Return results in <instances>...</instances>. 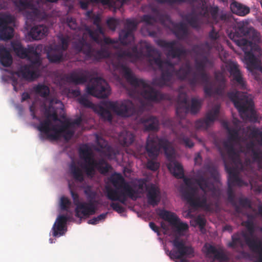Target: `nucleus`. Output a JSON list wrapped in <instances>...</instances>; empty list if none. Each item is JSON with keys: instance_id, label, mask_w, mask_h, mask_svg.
<instances>
[{"instance_id": "ea45409f", "label": "nucleus", "mask_w": 262, "mask_h": 262, "mask_svg": "<svg viewBox=\"0 0 262 262\" xmlns=\"http://www.w3.org/2000/svg\"><path fill=\"white\" fill-rule=\"evenodd\" d=\"M211 49L212 46L208 41H205L200 45H194L192 48V51L197 55L201 57L207 56L208 57Z\"/></svg>"}, {"instance_id": "7c9ffc66", "label": "nucleus", "mask_w": 262, "mask_h": 262, "mask_svg": "<svg viewBox=\"0 0 262 262\" xmlns=\"http://www.w3.org/2000/svg\"><path fill=\"white\" fill-rule=\"evenodd\" d=\"M69 217L66 215H59L57 217L52 227L53 236L63 235L66 231V224Z\"/></svg>"}, {"instance_id": "423d86ee", "label": "nucleus", "mask_w": 262, "mask_h": 262, "mask_svg": "<svg viewBox=\"0 0 262 262\" xmlns=\"http://www.w3.org/2000/svg\"><path fill=\"white\" fill-rule=\"evenodd\" d=\"M195 182L199 188L187 186L182 192V197L192 208H202L205 211H211L212 203L207 201V192L212 190L213 184L209 178L203 175L198 176Z\"/></svg>"}, {"instance_id": "37998d69", "label": "nucleus", "mask_w": 262, "mask_h": 262, "mask_svg": "<svg viewBox=\"0 0 262 262\" xmlns=\"http://www.w3.org/2000/svg\"><path fill=\"white\" fill-rule=\"evenodd\" d=\"M64 52L54 46L47 53V58L50 62L58 63L63 60Z\"/></svg>"}, {"instance_id": "bf43d9fd", "label": "nucleus", "mask_w": 262, "mask_h": 262, "mask_svg": "<svg viewBox=\"0 0 262 262\" xmlns=\"http://www.w3.org/2000/svg\"><path fill=\"white\" fill-rule=\"evenodd\" d=\"M196 225H198L201 230L203 229L206 225V219L200 215H198L194 220Z\"/></svg>"}, {"instance_id": "c03bdc74", "label": "nucleus", "mask_w": 262, "mask_h": 262, "mask_svg": "<svg viewBox=\"0 0 262 262\" xmlns=\"http://www.w3.org/2000/svg\"><path fill=\"white\" fill-rule=\"evenodd\" d=\"M246 147L251 151L253 161L257 163L259 168H262V151L259 148H254V143L253 141L248 143Z\"/></svg>"}, {"instance_id": "b1692460", "label": "nucleus", "mask_w": 262, "mask_h": 262, "mask_svg": "<svg viewBox=\"0 0 262 262\" xmlns=\"http://www.w3.org/2000/svg\"><path fill=\"white\" fill-rule=\"evenodd\" d=\"M137 26V23L134 20H126L124 28L120 31L119 35V39L122 45H130L134 42V32L136 30Z\"/></svg>"}, {"instance_id": "ddd939ff", "label": "nucleus", "mask_w": 262, "mask_h": 262, "mask_svg": "<svg viewBox=\"0 0 262 262\" xmlns=\"http://www.w3.org/2000/svg\"><path fill=\"white\" fill-rule=\"evenodd\" d=\"M234 42L244 51V59L248 70L250 72H252L253 70L259 71L261 69L260 61L253 53V51L256 50L258 47L245 38H234Z\"/></svg>"}, {"instance_id": "8fccbe9b", "label": "nucleus", "mask_w": 262, "mask_h": 262, "mask_svg": "<svg viewBox=\"0 0 262 262\" xmlns=\"http://www.w3.org/2000/svg\"><path fill=\"white\" fill-rule=\"evenodd\" d=\"M78 101L80 105L84 107L94 108V111L97 114L98 113L96 111V107L98 105H102V102L99 104L95 105L84 96L80 97L78 99Z\"/></svg>"}, {"instance_id": "473e14b6", "label": "nucleus", "mask_w": 262, "mask_h": 262, "mask_svg": "<svg viewBox=\"0 0 262 262\" xmlns=\"http://www.w3.org/2000/svg\"><path fill=\"white\" fill-rule=\"evenodd\" d=\"M140 122L143 124L145 132L157 131L159 127V121L157 117L149 116L140 119Z\"/></svg>"}, {"instance_id": "6e6552de", "label": "nucleus", "mask_w": 262, "mask_h": 262, "mask_svg": "<svg viewBox=\"0 0 262 262\" xmlns=\"http://www.w3.org/2000/svg\"><path fill=\"white\" fill-rule=\"evenodd\" d=\"M110 181L115 188L105 187L106 196L110 200L119 201L125 204L127 198L134 201L138 199V190L133 188L121 174L114 173L110 177Z\"/></svg>"}, {"instance_id": "c756f323", "label": "nucleus", "mask_w": 262, "mask_h": 262, "mask_svg": "<svg viewBox=\"0 0 262 262\" xmlns=\"http://www.w3.org/2000/svg\"><path fill=\"white\" fill-rule=\"evenodd\" d=\"M96 208L93 202L89 201L88 203L83 202L76 207L75 216L79 218L83 216H89L95 213Z\"/></svg>"}, {"instance_id": "864d4df0", "label": "nucleus", "mask_w": 262, "mask_h": 262, "mask_svg": "<svg viewBox=\"0 0 262 262\" xmlns=\"http://www.w3.org/2000/svg\"><path fill=\"white\" fill-rule=\"evenodd\" d=\"M171 226L179 233L185 231L188 229V225L185 223L181 222L179 217Z\"/></svg>"}, {"instance_id": "58836bf2", "label": "nucleus", "mask_w": 262, "mask_h": 262, "mask_svg": "<svg viewBox=\"0 0 262 262\" xmlns=\"http://www.w3.org/2000/svg\"><path fill=\"white\" fill-rule=\"evenodd\" d=\"M173 33L179 39H184L188 37L189 33L186 25L183 22L173 24Z\"/></svg>"}, {"instance_id": "aec40b11", "label": "nucleus", "mask_w": 262, "mask_h": 262, "mask_svg": "<svg viewBox=\"0 0 262 262\" xmlns=\"http://www.w3.org/2000/svg\"><path fill=\"white\" fill-rule=\"evenodd\" d=\"M220 154L223 159L225 165L226 171L228 173V186L231 187L234 186H241L243 185V181L238 176V166H242V163L240 164H235L232 160H230L232 165L228 164L226 159V156L224 152L221 150Z\"/></svg>"}, {"instance_id": "49530a36", "label": "nucleus", "mask_w": 262, "mask_h": 262, "mask_svg": "<svg viewBox=\"0 0 262 262\" xmlns=\"http://www.w3.org/2000/svg\"><path fill=\"white\" fill-rule=\"evenodd\" d=\"M158 215L161 219L168 222L171 225L174 223L178 218L174 213L165 209L160 210L158 212Z\"/></svg>"}, {"instance_id": "774afa93", "label": "nucleus", "mask_w": 262, "mask_h": 262, "mask_svg": "<svg viewBox=\"0 0 262 262\" xmlns=\"http://www.w3.org/2000/svg\"><path fill=\"white\" fill-rule=\"evenodd\" d=\"M106 24L111 30L115 31L116 30L118 23L116 19L114 18H110L107 20Z\"/></svg>"}, {"instance_id": "0eeeda50", "label": "nucleus", "mask_w": 262, "mask_h": 262, "mask_svg": "<svg viewBox=\"0 0 262 262\" xmlns=\"http://www.w3.org/2000/svg\"><path fill=\"white\" fill-rule=\"evenodd\" d=\"M102 105L97 106L96 111L101 119L109 122H111L113 119L109 110H111L118 116L128 118L133 116H140L145 108L143 104L138 107L128 99L120 101L104 100L102 101Z\"/></svg>"}, {"instance_id": "6e6d98bb", "label": "nucleus", "mask_w": 262, "mask_h": 262, "mask_svg": "<svg viewBox=\"0 0 262 262\" xmlns=\"http://www.w3.org/2000/svg\"><path fill=\"white\" fill-rule=\"evenodd\" d=\"M15 6L19 10H24L28 8L31 6V4L27 0H18L14 2Z\"/></svg>"}, {"instance_id": "cd10ccee", "label": "nucleus", "mask_w": 262, "mask_h": 262, "mask_svg": "<svg viewBox=\"0 0 262 262\" xmlns=\"http://www.w3.org/2000/svg\"><path fill=\"white\" fill-rule=\"evenodd\" d=\"M90 74L89 71L78 69L65 75L66 81L75 85L83 84L89 80Z\"/></svg>"}, {"instance_id": "412c9836", "label": "nucleus", "mask_w": 262, "mask_h": 262, "mask_svg": "<svg viewBox=\"0 0 262 262\" xmlns=\"http://www.w3.org/2000/svg\"><path fill=\"white\" fill-rule=\"evenodd\" d=\"M178 42L176 40L167 41L163 39H159L157 41V45L167 50L166 56L171 58H177L181 60L183 56L187 55L188 51L183 47H176Z\"/></svg>"}, {"instance_id": "09e8293b", "label": "nucleus", "mask_w": 262, "mask_h": 262, "mask_svg": "<svg viewBox=\"0 0 262 262\" xmlns=\"http://www.w3.org/2000/svg\"><path fill=\"white\" fill-rule=\"evenodd\" d=\"M58 38L60 43L54 46L64 53L69 47V38L67 36H64L61 34L58 35Z\"/></svg>"}, {"instance_id": "de8ad7c7", "label": "nucleus", "mask_w": 262, "mask_h": 262, "mask_svg": "<svg viewBox=\"0 0 262 262\" xmlns=\"http://www.w3.org/2000/svg\"><path fill=\"white\" fill-rule=\"evenodd\" d=\"M176 139L179 143L184 144L186 147L192 148L194 146L193 141L183 132L176 133Z\"/></svg>"}, {"instance_id": "7ed1b4c3", "label": "nucleus", "mask_w": 262, "mask_h": 262, "mask_svg": "<svg viewBox=\"0 0 262 262\" xmlns=\"http://www.w3.org/2000/svg\"><path fill=\"white\" fill-rule=\"evenodd\" d=\"M151 61L155 62L161 72L160 76L152 80V84L154 85L159 87L169 86L173 81L174 76L181 80L187 79L189 85L192 89H195L201 83L196 72L192 74V77H188L191 71V68L189 63H186L177 70L175 69L176 64L169 60H163L161 57H159Z\"/></svg>"}, {"instance_id": "5701e85b", "label": "nucleus", "mask_w": 262, "mask_h": 262, "mask_svg": "<svg viewBox=\"0 0 262 262\" xmlns=\"http://www.w3.org/2000/svg\"><path fill=\"white\" fill-rule=\"evenodd\" d=\"M243 37L249 38L252 41L258 42L260 41V34L252 27H248L244 23H239L233 35L232 39L244 38Z\"/></svg>"}, {"instance_id": "e433bc0d", "label": "nucleus", "mask_w": 262, "mask_h": 262, "mask_svg": "<svg viewBox=\"0 0 262 262\" xmlns=\"http://www.w3.org/2000/svg\"><path fill=\"white\" fill-rule=\"evenodd\" d=\"M135 139V135L132 132L126 130L121 132L118 137L119 144L123 147L129 146L134 143Z\"/></svg>"}, {"instance_id": "3c124183", "label": "nucleus", "mask_w": 262, "mask_h": 262, "mask_svg": "<svg viewBox=\"0 0 262 262\" xmlns=\"http://www.w3.org/2000/svg\"><path fill=\"white\" fill-rule=\"evenodd\" d=\"M62 23L66 24L71 29L75 30L78 28V25L75 18L68 16L64 18H62Z\"/></svg>"}, {"instance_id": "603ef678", "label": "nucleus", "mask_w": 262, "mask_h": 262, "mask_svg": "<svg viewBox=\"0 0 262 262\" xmlns=\"http://www.w3.org/2000/svg\"><path fill=\"white\" fill-rule=\"evenodd\" d=\"M250 137L257 139V142L262 145V130L258 128H254L250 129Z\"/></svg>"}, {"instance_id": "338daca9", "label": "nucleus", "mask_w": 262, "mask_h": 262, "mask_svg": "<svg viewBox=\"0 0 262 262\" xmlns=\"http://www.w3.org/2000/svg\"><path fill=\"white\" fill-rule=\"evenodd\" d=\"M110 206L114 211L119 213H123L125 210V208L118 203H111Z\"/></svg>"}, {"instance_id": "9b49d317", "label": "nucleus", "mask_w": 262, "mask_h": 262, "mask_svg": "<svg viewBox=\"0 0 262 262\" xmlns=\"http://www.w3.org/2000/svg\"><path fill=\"white\" fill-rule=\"evenodd\" d=\"M79 156L83 161L81 167L89 177L92 178L95 175L96 169L101 173L105 174L111 168V166L104 159H100L98 161L96 160L92 152L87 146L80 148Z\"/></svg>"}, {"instance_id": "4be33fe9", "label": "nucleus", "mask_w": 262, "mask_h": 262, "mask_svg": "<svg viewBox=\"0 0 262 262\" xmlns=\"http://www.w3.org/2000/svg\"><path fill=\"white\" fill-rule=\"evenodd\" d=\"M70 125L71 123L69 122L61 121L60 125L53 126L52 133L47 136V138L58 140L62 136L66 141H69L74 134V132L69 129Z\"/></svg>"}, {"instance_id": "393cba45", "label": "nucleus", "mask_w": 262, "mask_h": 262, "mask_svg": "<svg viewBox=\"0 0 262 262\" xmlns=\"http://www.w3.org/2000/svg\"><path fill=\"white\" fill-rule=\"evenodd\" d=\"M153 15L144 14L141 17V21L144 22L148 26H154L157 23H160L164 26L171 23L169 16L167 14L161 13L157 9L152 10Z\"/></svg>"}, {"instance_id": "a18cd8bd", "label": "nucleus", "mask_w": 262, "mask_h": 262, "mask_svg": "<svg viewBox=\"0 0 262 262\" xmlns=\"http://www.w3.org/2000/svg\"><path fill=\"white\" fill-rule=\"evenodd\" d=\"M232 12L239 16H244L250 12L248 7L237 2H233L230 5Z\"/></svg>"}, {"instance_id": "4d7b16f0", "label": "nucleus", "mask_w": 262, "mask_h": 262, "mask_svg": "<svg viewBox=\"0 0 262 262\" xmlns=\"http://www.w3.org/2000/svg\"><path fill=\"white\" fill-rule=\"evenodd\" d=\"M85 194L86 195L89 201L93 202L95 204V199L96 197V193L93 191L90 186H88L84 190Z\"/></svg>"}, {"instance_id": "bb28decb", "label": "nucleus", "mask_w": 262, "mask_h": 262, "mask_svg": "<svg viewBox=\"0 0 262 262\" xmlns=\"http://www.w3.org/2000/svg\"><path fill=\"white\" fill-rule=\"evenodd\" d=\"M40 56H39L38 63H35L30 62V64L21 67L17 72L18 75L29 81H33L38 78L39 76L38 68L41 65Z\"/></svg>"}, {"instance_id": "a19ab883", "label": "nucleus", "mask_w": 262, "mask_h": 262, "mask_svg": "<svg viewBox=\"0 0 262 262\" xmlns=\"http://www.w3.org/2000/svg\"><path fill=\"white\" fill-rule=\"evenodd\" d=\"M69 171L70 175L76 182L82 183L84 181V177L82 170L74 161L69 165Z\"/></svg>"}, {"instance_id": "13d9d810", "label": "nucleus", "mask_w": 262, "mask_h": 262, "mask_svg": "<svg viewBox=\"0 0 262 262\" xmlns=\"http://www.w3.org/2000/svg\"><path fill=\"white\" fill-rule=\"evenodd\" d=\"M242 225L244 226L251 234H253L255 231V227L254 222L252 220H247L242 223Z\"/></svg>"}, {"instance_id": "2eb2a0df", "label": "nucleus", "mask_w": 262, "mask_h": 262, "mask_svg": "<svg viewBox=\"0 0 262 262\" xmlns=\"http://www.w3.org/2000/svg\"><path fill=\"white\" fill-rule=\"evenodd\" d=\"M173 247L176 250L167 251V254L170 258L174 260L176 262H188V261L183 257L187 258H192L194 257V250L193 248L189 246H186L184 242L176 237L172 242Z\"/></svg>"}, {"instance_id": "9d476101", "label": "nucleus", "mask_w": 262, "mask_h": 262, "mask_svg": "<svg viewBox=\"0 0 262 262\" xmlns=\"http://www.w3.org/2000/svg\"><path fill=\"white\" fill-rule=\"evenodd\" d=\"M227 96L237 109L241 118L250 122L257 121V116L254 110V102L251 95L234 91L228 92Z\"/></svg>"}, {"instance_id": "72a5a7b5", "label": "nucleus", "mask_w": 262, "mask_h": 262, "mask_svg": "<svg viewBox=\"0 0 262 262\" xmlns=\"http://www.w3.org/2000/svg\"><path fill=\"white\" fill-rule=\"evenodd\" d=\"M32 91L36 95L44 98V102L43 103H47L48 104H49V102H47L49 101V100L57 99L56 98L52 97L50 95V90L49 86L43 83H38L34 85L32 88Z\"/></svg>"}, {"instance_id": "dca6fc26", "label": "nucleus", "mask_w": 262, "mask_h": 262, "mask_svg": "<svg viewBox=\"0 0 262 262\" xmlns=\"http://www.w3.org/2000/svg\"><path fill=\"white\" fill-rule=\"evenodd\" d=\"M11 47L16 55L20 58L27 59L35 63L39 62V56L40 55L37 51V47L30 45L26 48L19 41H12Z\"/></svg>"}, {"instance_id": "1a4fd4ad", "label": "nucleus", "mask_w": 262, "mask_h": 262, "mask_svg": "<svg viewBox=\"0 0 262 262\" xmlns=\"http://www.w3.org/2000/svg\"><path fill=\"white\" fill-rule=\"evenodd\" d=\"M47 102H49V104L42 103L41 105V107L45 110L44 114L46 116L45 119L42 121L39 117L36 115L35 102H33L29 107L32 118L39 121V124L37 127L38 130L46 136L52 132L53 126L60 125L53 124L51 119L53 121H59L61 123L62 121L59 119L58 116V110H62L63 107L62 102L58 99H52L49 100Z\"/></svg>"}, {"instance_id": "6ab92c4d", "label": "nucleus", "mask_w": 262, "mask_h": 262, "mask_svg": "<svg viewBox=\"0 0 262 262\" xmlns=\"http://www.w3.org/2000/svg\"><path fill=\"white\" fill-rule=\"evenodd\" d=\"M228 131L229 137L228 139L223 143L224 147L227 151L230 160H232L235 164H240L241 160L235 150L233 144V142H236L239 140L238 132L235 129H229Z\"/></svg>"}, {"instance_id": "c85d7f7f", "label": "nucleus", "mask_w": 262, "mask_h": 262, "mask_svg": "<svg viewBox=\"0 0 262 262\" xmlns=\"http://www.w3.org/2000/svg\"><path fill=\"white\" fill-rule=\"evenodd\" d=\"M200 60H195V69L198 72L197 77H200L201 82H208L209 81V75L205 71L207 64L212 65V61L209 60L207 56L202 57Z\"/></svg>"}, {"instance_id": "f257e3e1", "label": "nucleus", "mask_w": 262, "mask_h": 262, "mask_svg": "<svg viewBox=\"0 0 262 262\" xmlns=\"http://www.w3.org/2000/svg\"><path fill=\"white\" fill-rule=\"evenodd\" d=\"M116 55L118 61L113 62V66L116 69L120 70L123 77L133 87L129 92L132 97L141 96L149 102L156 103L165 99L164 94L151 87L147 81L136 77L131 69L121 62L122 59H128L130 62L136 63L146 57L148 58L149 65L152 66L156 64L151 60L161 57V54L158 50L148 41L141 40L130 49L119 50Z\"/></svg>"}, {"instance_id": "39448f33", "label": "nucleus", "mask_w": 262, "mask_h": 262, "mask_svg": "<svg viewBox=\"0 0 262 262\" xmlns=\"http://www.w3.org/2000/svg\"><path fill=\"white\" fill-rule=\"evenodd\" d=\"M191 3L193 5L198 3L200 7L198 15L190 14L186 17L188 24L194 29L199 30L203 24L219 25L222 27L223 24H227L230 19L227 13L220 12L217 6L207 5L206 0H192Z\"/></svg>"}, {"instance_id": "4468645a", "label": "nucleus", "mask_w": 262, "mask_h": 262, "mask_svg": "<svg viewBox=\"0 0 262 262\" xmlns=\"http://www.w3.org/2000/svg\"><path fill=\"white\" fill-rule=\"evenodd\" d=\"M203 100L192 98L191 100V105L187 103V97L185 93H180L178 97L176 106V114L180 119L184 118L190 112L191 114H195L200 111Z\"/></svg>"}, {"instance_id": "f704fd0d", "label": "nucleus", "mask_w": 262, "mask_h": 262, "mask_svg": "<svg viewBox=\"0 0 262 262\" xmlns=\"http://www.w3.org/2000/svg\"><path fill=\"white\" fill-rule=\"evenodd\" d=\"M3 16L10 17V20L7 21L4 27H0V38L4 40H6L12 38L13 36L14 29L8 25L14 22V18L10 14H3Z\"/></svg>"}, {"instance_id": "c9c22d12", "label": "nucleus", "mask_w": 262, "mask_h": 262, "mask_svg": "<svg viewBox=\"0 0 262 262\" xmlns=\"http://www.w3.org/2000/svg\"><path fill=\"white\" fill-rule=\"evenodd\" d=\"M204 248L205 249L207 255H213L214 260H217L221 262L227 261L228 260L227 256L223 251L217 249L214 246L205 244Z\"/></svg>"}, {"instance_id": "e2e57ef3", "label": "nucleus", "mask_w": 262, "mask_h": 262, "mask_svg": "<svg viewBox=\"0 0 262 262\" xmlns=\"http://www.w3.org/2000/svg\"><path fill=\"white\" fill-rule=\"evenodd\" d=\"M238 202L239 205L243 208H252L251 202L247 198H240L238 199Z\"/></svg>"}, {"instance_id": "79ce46f5", "label": "nucleus", "mask_w": 262, "mask_h": 262, "mask_svg": "<svg viewBox=\"0 0 262 262\" xmlns=\"http://www.w3.org/2000/svg\"><path fill=\"white\" fill-rule=\"evenodd\" d=\"M0 63L5 67H9L12 63V57L9 51L2 44H0Z\"/></svg>"}, {"instance_id": "a211bd4d", "label": "nucleus", "mask_w": 262, "mask_h": 262, "mask_svg": "<svg viewBox=\"0 0 262 262\" xmlns=\"http://www.w3.org/2000/svg\"><path fill=\"white\" fill-rule=\"evenodd\" d=\"M226 68L230 75L231 82L232 85L241 90H248L247 82L239 69L238 64L234 61L227 63Z\"/></svg>"}, {"instance_id": "680f3d73", "label": "nucleus", "mask_w": 262, "mask_h": 262, "mask_svg": "<svg viewBox=\"0 0 262 262\" xmlns=\"http://www.w3.org/2000/svg\"><path fill=\"white\" fill-rule=\"evenodd\" d=\"M228 200L232 205H235V194L231 186H228L227 190Z\"/></svg>"}, {"instance_id": "052dcab7", "label": "nucleus", "mask_w": 262, "mask_h": 262, "mask_svg": "<svg viewBox=\"0 0 262 262\" xmlns=\"http://www.w3.org/2000/svg\"><path fill=\"white\" fill-rule=\"evenodd\" d=\"M148 157L151 160L147 161L146 165L147 168L152 171H156L159 167V164L158 162L153 161L152 160H154V159L151 158L149 156ZM156 158L157 157L156 159ZM154 159H155V158H154Z\"/></svg>"}, {"instance_id": "f03ea898", "label": "nucleus", "mask_w": 262, "mask_h": 262, "mask_svg": "<svg viewBox=\"0 0 262 262\" xmlns=\"http://www.w3.org/2000/svg\"><path fill=\"white\" fill-rule=\"evenodd\" d=\"M86 16L93 21V24L96 26V29L92 30L87 27L85 30L90 38L101 46V48L99 50H96L83 38L75 42L74 47L76 50L85 55V59L100 61L103 59L108 58L110 55L108 49L103 46L104 44L113 45L118 41L105 36L104 31L101 25V18L99 14H96L92 11H88L86 13Z\"/></svg>"}, {"instance_id": "a878e982", "label": "nucleus", "mask_w": 262, "mask_h": 262, "mask_svg": "<svg viewBox=\"0 0 262 262\" xmlns=\"http://www.w3.org/2000/svg\"><path fill=\"white\" fill-rule=\"evenodd\" d=\"M220 111V106L215 105L207 112L203 119H200L195 122V127L197 129H207L213 124L218 117Z\"/></svg>"}, {"instance_id": "2f4dec72", "label": "nucleus", "mask_w": 262, "mask_h": 262, "mask_svg": "<svg viewBox=\"0 0 262 262\" xmlns=\"http://www.w3.org/2000/svg\"><path fill=\"white\" fill-rule=\"evenodd\" d=\"M146 191L148 203L153 206L158 205L160 201L159 188L151 183L146 186Z\"/></svg>"}, {"instance_id": "20e7f679", "label": "nucleus", "mask_w": 262, "mask_h": 262, "mask_svg": "<svg viewBox=\"0 0 262 262\" xmlns=\"http://www.w3.org/2000/svg\"><path fill=\"white\" fill-rule=\"evenodd\" d=\"M163 149L167 160L169 162L167 168L176 178L182 179L184 177L182 165L175 160V150L172 143L165 138H160L155 134H150L147 138L146 151L151 158L158 157L160 149Z\"/></svg>"}, {"instance_id": "69168bd1", "label": "nucleus", "mask_w": 262, "mask_h": 262, "mask_svg": "<svg viewBox=\"0 0 262 262\" xmlns=\"http://www.w3.org/2000/svg\"><path fill=\"white\" fill-rule=\"evenodd\" d=\"M71 204V202L66 197L62 196L60 200L61 208L63 210H67Z\"/></svg>"}, {"instance_id": "5fc2aeb1", "label": "nucleus", "mask_w": 262, "mask_h": 262, "mask_svg": "<svg viewBox=\"0 0 262 262\" xmlns=\"http://www.w3.org/2000/svg\"><path fill=\"white\" fill-rule=\"evenodd\" d=\"M202 82L205 84L203 88L205 97L207 98L212 96L214 94V88L211 83L209 82V80L206 83Z\"/></svg>"}, {"instance_id": "f8f14e48", "label": "nucleus", "mask_w": 262, "mask_h": 262, "mask_svg": "<svg viewBox=\"0 0 262 262\" xmlns=\"http://www.w3.org/2000/svg\"><path fill=\"white\" fill-rule=\"evenodd\" d=\"M232 241L228 246L233 249L243 250L247 245L250 250L255 254L254 262H262V242L249 236L243 231L234 233L231 237Z\"/></svg>"}, {"instance_id": "f3484780", "label": "nucleus", "mask_w": 262, "mask_h": 262, "mask_svg": "<svg viewBox=\"0 0 262 262\" xmlns=\"http://www.w3.org/2000/svg\"><path fill=\"white\" fill-rule=\"evenodd\" d=\"M86 93L99 98H105L111 94V89L107 82L103 78H94L90 84L86 86Z\"/></svg>"}, {"instance_id": "0e129e2a", "label": "nucleus", "mask_w": 262, "mask_h": 262, "mask_svg": "<svg viewBox=\"0 0 262 262\" xmlns=\"http://www.w3.org/2000/svg\"><path fill=\"white\" fill-rule=\"evenodd\" d=\"M160 4H167L169 5L181 4L187 2L188 0H155Z\"/></svg>"}, {"instance_id": "4c0bfd02", "label": "nucleus", "mask_w": 262, "mask_h": 262, "mask_svg": "<svg viewBox=\"0 0 262 262\" xmlns=\"http://www.w3.org/2000/svg\"><path fill=\"white\" fill-rule=\"evenodd\" d=\"M48 31V28L46 25H35L31 29L29 35L34 40H39L47 35Z\"/></svg>"}]
</instances>
